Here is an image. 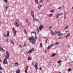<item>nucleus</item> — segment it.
<instances>
[{"label": "nucleus", "instance_id": "obj_18", "mask_svg": "<svg viewBox=\"0 0 73 73\" xmlns=\"http://www.w3.org/2000/svg\"><path fill=\"white\" fill-rule=\"evenodd\" d=\"M35 2L36 4H38V0H35Z\"/></svg>", "mask_w": 73, "mask_h": 73}, {"label": "nucleus", "instance_id": "obj_52", "mask_svg": "<svg viewBox=\"0 0 73 73\" xmlns=\"http://www.w3.org/2000/svg\"><path fill=\"white\" fill-rule=\"evenodd\" d=\"M35 33V32H32V33Z\"/></svg>", "mask_w": 73, "mask_h": 73}, {"label": "nucleus", "instance_id": "obj_60", "mask_svg": "<svg viewBox=\"0 0 73 73\" xmlns=\"http://www.w3.org/2000/svg\"><path fill=\"white\" fill-rule=\"evenodd\" d=\"M36 21H38V19H36Z\"/></svg>", "mask_w": 73, "mask_h": 73}, {"label": "nucleus", "instance_id": "obj_17", "mask_svg": "<svg viewBox=\"0 0 73 73\" xmlns=\"http://www.w3.org/2000/svg\"><path fill=\"white\" fill-rule=\"evenodd\" d=\"M55 55H56V54H53L52 55H51V57H54L55 56Z\"/></svg>", "mask_w": 73, "mask_h": 73}, {"label": "nucleus", "instance_id": "obj_25", "mask_svg": "<svg viewBox=\"0 0 73 73\" xmlns=\"http://www.w3.org/2000/svg\"><path fill=\"white\" fill-rule=\"evenodd\" d=\"M18 22H19V20L16 19V22L15 23H18Z\"/></svg>", "mask_w": 73, "mask_h": 73}, {"label": "nucleus", "instance_id": "obj_24", "mask_svg": "<svg viewBox=\"0 0 73 73\" xmlns=\"http://www.w3.org/2000/svg\"><path fill=\"white\" fill-rule=\"evenodd\" d=\"M34 42H32V44H35V42L36 41V40H33Z\"/></svg>", "mask_w": 73, "mask_h": 73}, {"label": "nucleus", "instance_id": "obj_40", "mask_svg": "<svg viewBox=\"0 0 73 73\" xmlns=\"http://www.w3.org/2000/svg\"><path fill=\"white\" fill-rule=\"evenodd\" d=\"M47 42H48V39L46 40L45 43H47Z\"/></svg>", "mask_w": 73, "mask_h": 73}, {"label": "nucleus", "instance_id": "obj_6", "mask_svg": "<svg viewBox=\"0 0 73 73\" xmlns=\"http://www.w3.org/2000/svg\"><path fill=\"white\" fill-rule=\"evenodd\" d=\"M62 14H63V13L56 14V18H58L59 16H61V15H62Z\"/></svg>", "mask_w": 73, "mask_h": 73}, {"label": "nucleus", "instance_id": "obj_33", "mask_svg": "<svg viewBox=\"0 0 73 73\" xmlns=\"http://www.w3.org/2000/svg\"><path fill=\"white\" fill-rule=\"evenodd\" d=\"M10 41H11V44H13L14 42H13V41H12V40H11V39H10Z\"/></svg>", "mask_w": 73, "mask_h": 73}, {"label": "nucleus", "instance_id": "obj_43", "mask_svg": "<svg viewBox=\"0 0 73 73\" xmlns=\"http://www.w3.org/2000/svg\"><path fill=\"white\" fill-rule=\"evenodd\" d=\"M52 33V36H53V35H55V34H54V33Z\"/></svg>", "mask_w": 73, "mask_h": 73}, {"label": "nucleus", "instance_id": "obj_10", "mask_svg": "<svg viewBox=\"0 0 73 73\" xmlns=\"http://www.w3.org/2000/svg\"><path fill=\"white\" fill-rule=\"evenodd\" d=\"M31 16H32L33 17H34V12L32 10H31Z\"/></svg>", "mask_w": 73, "mask_h": 73}, {"label": "nucleus", "instance_id": "obj_7", "mask_svg": "<svg viewBox=\"0 0 73 73\" xmlns=\"http://www.w3.org/2000/svg\"><path fill=\"white\" fill-rule=\"evenodd\" d=\"M33 50H34V48H32V49L29 51L27 52V53H31L32 51H33Z\"/></svg>", "mask_w": 73, "mask_h": 73}, {"label": "nucleus", "instance_id": "obj_63", "mask_svg": "<svg viewBox=\"0 0 73 73\" xmlns=\"http://www.w3.org/2000/svg\"><path fill=\"white\" fill-rule=\"evenodd\" d=\"M44 38H45V39H46V37H45Z\"/></svg>", "mask_w": 73, "mask_h": 73}, {"label": "nucleus", "instance_id": "obj_16", "mask_svg": "<svg viewBox=\"0 0 73 73\" xmlns=\"http://www.w3.org/2000/svg\"><path fill=\"white\" fill-rule=\"evenodd\" d=\"M20 72V70H18L16 71L17 73H19Z\"/></svg>", "mask_w": 73, "mask_h": 73}, {"label": "nucleus", "instance_id": "obj_20", "mask_svg": "<svg viewBox=\"0 0 73 73\" xmlns=\"http://www.w3.org/2000/svg\"><path fill=\"white\" fill-rule=\"evenodd\" d=\"M28 68H29L28 66H27L25 67V70H28Z\"/></svg>", "mask_w": 73, "mask_h": 73}, {"label": "nucleus", "instance_id": "obj_32", "mask_svg": "<svg viewBox=\"0 0 73 73\" xmlns=\"http://www.w3.org/2000/svg\"><path fill=\"white\" fill-rule=\"evenodd\" d=\"M52 28V26H50L49 27V29L50 30H52V29H51Z\"/></svg>", "mask_w": 73, "mask_h": 73}, {"label": "nucleus", "instance_id": "obj_62", "mask_svg": "<svg viewBox=\"0 0 73 73\" xmlns=\"http://www.w3.org/2000/svg\"><path fill=\"white\" fill-rule=\"evenodd\" d=\"M70 46H69L68 48H70Z\"/></svg>", "mask_w": 73, "mask_h": 73}, {"label": "nucleus", "instance_id": "obj_39", "mask_svg": "<svg viewBox=\"0 0 73 73\" xmlns=\"http://www.w3.org/2000/svg\"><path fill=\"white\" fill-rule=\"evenodd\" d=\"M59 44V42H58L56 43L55 45H58V44Z\"/></svg>", "mask_w": 73, "mask_h": 73}, {"label": "nucleus", "instance_id": "obj_37", "mask_svg": "<svg viewBox=\"0 0 73 73\" xmlns=\"http://www.w3.org/2000/svg\"><path fill=\"white\" fill-rule=\"evenodd\" d=\"M42 0H41L40 2V3H42Z\"/></svg>", "mask_w": 73, "mask_h": 73}, {"label": "nucleus", "instance_id": "obj_47", "mask_svg": "<svg viewBox=\"0 0 73 73\" xmlns=\"http://www.w3.org/2000/svg\"><path fill=\"white\" fill-rule=\"evenodd\" d=\"M62 38V36L61 37H60L59 38V39H61Z\"/></svg>", "mask_w": 73, "mask_h": 73}, {"label": "nucleus", "instance_id": "obj_53", "mask_svg": "<svg viewBox=\"0 0 73 73\" xmlns=\"http://www.w3.org/2000/svg\"><path fill=\"white\" fill-rule=\"evenodd\" d=\"M26 21H28V19H26Z\"/></svg>", "mask_w": 73, "mask_h": 73}, {"label": "nucleus", "instance_id": "obj_35", "mask_svg": "<svg viewBox=\"0 0 73 73\" xmlns=\"http://www.w3.org/2000/svg\"><path fill=\"white\" fill-rule=\"evenodd\" d=\"M26 23H27V24H29V25H30V23L28 22V21H26Z\"/></svg>", "mask_w": 73, "mask_h": 73}, {"label": "nucleus", "instance_id": "obj_11", "mask_svg": "<svg viewBox=\"0 0 73 73\" xmlns=\"http://www.w3.org/2000/svg\"><path fill=\"white\" fill-rule=\"evenodd\" d=\"M14 25L16 26V27H19V24L17 23H14Z\"/></svg>", "mask_w": 73, "mask_h": 73}, {"label": "nucleus", "instance_id": "obj_22", "mask_svg": "<svg viewBox=\"0 0 73 73\" xmlns=\"http://www.w3.org/2000/svg\"><path fill=\"white\" fill-rule=\"evenodd\" d=\"M68 27H69V26L67 25L64 28L65 29H66L68 28Z\"/></svg>", "mask_w": 73, "mask_h": 73}, {"label": "nucleus", "instance_id": "obj_5", "mask_svg": "<svg viewBox=\"0 0 73 73\" xmlns=\"http://www.w3.org/2000/svg\"><path fill=\"white\" fill-rule=\"evenodd\" d=\"M29 40L31 42H33L34 40V38L33 36H32L31 37H30L29 38Z\"/></svg>", "mask_w": 73, "mask_h": 73}, {"label": "nucleus", "instance_id": "obj_2", "mask_svg": "<svg viewBox=\"0 0 73 73\" xmlns=\"http://www.w3.org/2000/svg\"><path fill=\"white\" fill-rule=\"evenodd\" d=\"M6 56H5V55H4V56L5 57V58H6L7 59H9V53H8V51H6Z\"/></svg>", "mask_w": 73, "mask_h": 73}, {"label": "nucleus", "instance_id": "obj_36", "mask_svg": "<svg viewBox=\"0 0 73 73\" xmlns=\"http://www.w3.org/2000/svg\"><path fill=\"white\" fill-rule=\"evenodd\" d=\"M40 47H42V43H40Z\"/></svg>", "mask_w": 73, "mask_h": 73}, {"label": "nucleus", "instance_id": "obj_21", "mask_svg": "<svg viewBox=\"0 0 73 73\" xmlns=\"http://www.w3.org/2000/svg\"><path fill=\"white\" fill-rule=\"evenodd\" d=\"M3 50V48L1 46L0 47V50Z\"/></svg>", "mask_w": 73, "mask_h": 73}, {"label": "nucleus", "instance_id": "obj_29", "mask_svg": "<svg viewBox=\"0 0 73 73\" xmlns=\"http://www.w3.org/2000/svg\"><path fill=\"white\" fill-rule=\"evenodd\" d=\"M28 60H31V58L30 57H29L28 58Z\"/></svg>", "mask_w": 73, "mask_h": 73}, {"label": "nucleus", "instance_id": "obj_41", "mask_svg": "<svg viewBox=\"0 0 73 73\" xmlns=\"http://www.w3.org/2000/svg\"><path fill=\"white\" fill-rule=\"evenodd\" d=\"M8 8V6L6 7H5L6 10V11H7V8Z\"/></svg>", "mask_w": 73, "mask_h": 73}, {"label": "nucleus", "instance_id": "obj_9", "mask_svg": "<svg viewBox=\"0 0 73 73\" xmlns=\"http://www.w3.org/2000/svg\"><path fill=\"white\" fill-rule=\"evenodd\" d=\"M54 45V44H51L50 45V46H48V48L49 49L52 46H53Z\"/></svg>", "mask_w": 73, "mask_h": 73}, {"label": "nucleus", "instance_id": "obj_1", "mask_svg": "<svg viewBox=\"0 0 73 73\" xmlns=\"http://www.w3.org/2000/svg\"><path fill=\"white\" fill-rule=\"evenodd\" d=\"M42 28H43V26H42V25H41L40 27H39V28H37V32H38V33H39L40 32L39 30L41 31V29H42Z\"/></svg>", "mask_w": 73, "mask_h": 73}, {"label": "nucleus", "instance_id": "obj_55", "mask_svg": "<svg viewBox=\"0 0 73 73\" xmlns=\"http://www.w3.org/2000/svg\"><path fill=\"white\" fill-rule=\"evenodd\" d=\"M66 14H65L64 15V17H66Z\"/></svg>", "mask_w": 73, "mask_h": 73}, {"label": "nucleus", "instance_id": "obj_27", "mask_svg": "<svg viewBox=\"0 0 73 73\" xmlns=\"http://www.w3.org/2000/svg\"><path fill=\"white\" fill-rule=\"evenodd\" d=\"M33 17V21H35V20H36V18H34V17Z\"/></svg>", "mask_w": 73, "mask_h": 73}, {"label": "nucleus", "instance_id": "obj_48", "mask_svg": "<svg viewBox=\"0 0 73 73\" xmlns=\"http://www.w3.org/2000/svg\"><path fill=\"white\" fill-rule=\"evenodd\" d=\"M39 69H40V70H42V69L41 68V67H40L39 68Z\"/></svg>", "mask_w": 73, "mask_h": 73}, {"label": "nucleus", "instance_id": "obj_8", "mask_svg": "<svg viewBox=\"0 0 73 73\" xmlns=\"http://www.w3.org/2000/svg\"><path fill=\"white\" fill-rule=\"evenodd\" d=\"M35 67L36 69V72L37 71L38 67H37V63H36L35 65Z\"/></svg>", "mask_w": 73, "mask_h": 73}, {"label": "nucleus", "instance_id": "obj_51", "mask_svg": "<svg viewBox=\"0 0 73 73\" xmlns=\"http://www.w3.org/2000/svg\"><path fill=\"white\" fill-rule=\"evenodd\" d=\"M50 31L51 32V33H53V31H52V30H50Z\"/></svg>", "mask_w": 73, "mask_h": 73}, {"label": "nucleus", "instance_id": "obj_49", "mask_svg": "<svg viewBox=\"0 0 73 73\" xmlns=\"http://www.w3.org/2000/svg\"><path fill=\"white\" fill-rule=\"evenodd\" d=\"M6 42H8V40L7 39L6 40Z\"/></svg>", "mask_w": 73, "mask_h": 73}, {"label": "nucleus", "instance_id": "obj_54", "mask_svg": "<svg viewBox=\"0 0 73 73\" xmlns=\"http://www.w3.org/2000/svg\"><path fill=\"white\" fill-rule=\"evenodd\" d=\"M61 7H59L58 9H61Z\"/></svg>", "mask_w": 73, "mask_h": 73}, {"label": "nucleus", "instance_id": "obj_42", "mask_svg": "<svg viewBox=\"0 0 73 73\" xmlns=\"http://www.w3.org/2000/svg\"><path fill=\"white\" fill-rule=\"evenodd\" d=\"M57 32L56 31H54V33L55 35L56 34H57Z\"/></svg>", "mask_w": 73, "mask_h": 73}, {"label": "nucleus", "instance_id": "obj_50", "mask_svg": "<svg viewBox=\"0 0 73 73\" xmlns=\"http://www.w3.org/2000/svg\"><path fill=\"white\" fill-rule=\"evenodd\" d=\"M60 33V31H58V33H57V34H58V33Z\"/></svg>", "mask_w": 73, "mask_h": 73}, {"label": "nucleus", "instance_id": "obj_46", "mask_svg": "<svg viewBox=\"0 0 73 73\" xmlns=\"http://www.w3.org/2000/svg\"><path fill=\"white\" fill-rule=\"evenodd\" d=\"M25 46H26V44L25 43L23 45V47H24Z\"/></svg>", "mask_w": 73, "mask_h": 73}, {"label": "nucleus", "instance_id": "obj_13", "mask_svg": "<svg viewBox=\"0 0 73 73\" xmlns=\"http://www.w3.org/2000/svg\"><path fill=\"white\" fill-rule=\"evenodd\" d=\"M7 37H8V36H9V31H7Z\"/></svg>", "mask_w": 73, "mask_h": 73}, {"label": "nucleus", "instance_id": "obj_15", "mask_svg": "<svg viewBox=\"0 0 73 73\" xmlns=\"http://www.w3.org/2000/svg\"><path fill=\"white\" fill-rule=\"evenodd\" d=\"M15 66H17L19 65V63L18 62H15Z\"/></svg>", "mask_w": 73, "mask_h": 73}, {"label": "nucleus", "instance_id": "obj_4", "mask_svg": "<svg viewBox=\"0 0 73 73\" xmlns=\"http://www.w3.org/2000/svg\"><path fill=\"white\" fill-rule=\"evenodd\" d=\"M7 58H5L3 60V64L4 65H5V64H8V62H7Z\"/></svg>", "mask_w": 73, "mask_h": 73}, {"label": "nucleus", "instance_id": "obj_30", "mask_svg": "<svg viewBox=\"0 0 73 73\" xmlns=\"http://www.w3.org/2000/svg\"><path fill=\"white\" fill-rule=\"evenodd\" d=\"M0 70H3V68L1 67V64H0Z\"/></svg>", "mask_w": 73, "mask_h": 73}, {"label": "nucleus", "instance_id": "obj_26", "mask_svg": "<svg viewBox=\"0 0 73 73\" xmlns=\"http://www.w3.org/2000/svg\"><path fill=\"white\" fill-rule=\"evenodd\" d=\"M42 6L41 5H40L38 6V8H39V9H40L41 7Z\"/></svg>", "mask_w": 73, "mask_h": 73}, {"label": "nucleus", "instance_id": "obj_38", "mask_svg": "<svg viewBox=\"0 0 73 73\" xmlns=\"http://www.w3.org/2000/svg\"><path fill=\"white\" fill-rule=\"evenodd\" d=\"M61 35H62V34L60 33V34H59L58 35V36H61Z\"/></svg>", "mask_w": 73, "mask_h": 73}, {"label": "nucleus", "instance_id": "obj_64", "mask_svg": "<svg viewBox=\"0 0 73 73\" xmlns=\"http://www.w3.org/2000/svg\"><path fill=\"white\" fill-rule=\"evenodd\" d=\"M64 19H66V17H64Z\"/></svg>", "mask_w": 73, "mask_h": 73}, {"label": "nucleus", "instance_id": "obj_56", "mask_svg": "<svg viewBox=\"0 0 73 73\" xmlns=\"http://www.w3.org/2000/svg\"><path fill=\"white\" fill-rule=\"evenodd\" d=\"M0 73H2V72L1 71H0Z\"/></svg>", "mask_w": 73, "mask_h": 73}, {"label": "nucleus", "instance_id": "obj_12", "mask_svg": "<svg viewBox=\"0 0 73 73\" xmlns=\"http://www.w3.org/2000/svg\"><path fill=\"white\" fill-rule=\"evenodd\" d=\"M70 36V33H68L67 34V35L66 36V38H67L68 37H69V36Z\"/></svg>", "mask_w": 73, "mask_h": 73}, {"label": "nucleus", "instance_id": "obj_61", "mask_svg": "<svg viewBox=\"0 0 73 73\" xmlns=\"http://www.w3.org/2000/svg\"><path fill=\"white\" fill-rule=\"evenodd\" d=\"M24 31L25 32H26V30H24Z\"/></svg>", "mask_w": 73, "mask_h": 73}, {"label": "nucleus", "instance_id": "obj_59", "mask_svg": "<svg viewBox=\"0 0 73 73\" xmlns=\"http://www.w3.org/2000/svg\"><path fill=\"white\" fill-rule=\"evenodd\" d=\"M68 32V31H66V33H67Z\"/></svg>", "mask_w": 73, "mask_h": 73}, {"label": "nucleus", "instance_id": "obj_34", "mask_svg": "<svg viewBox=\"0 0 73 73\" xmlns=\"http://www.w3.org/2000/svg\"><path fill=\"white\" fill-rule=\"evenodd\" d=\"M5 2L6 3H7L8 2V0H4Z\"/></svg>", "mask_w": 73, "mask_h": 73}, {"label": "nucleus", "instance_id": "obj_28", "mask_svg": "<svg viewBox=\"0 0 73 73\" xmlns=\"http://www.w3.org/2000/svg\"><path fill=\"white\" fill-rule=\"evenodd\" d=\"M3 36L4 37H6L7 36L5 34H3Z\"/></svg>", "mask_w": 73, "mask_h": 73}, {"label": "nucleus", "instance_id": "obj_23", "mask_svg": "<svg viewBox=\"0 0 73 73\" xmlns=\"http://www.w3.org/2000/svg\"><path fill=\"white\" fill-rule=\"evenodd\" d=\"M51 16H52V14H50L48 15V17H51Z\"/></svg>", "mask_w": 73, "mask_h": 73}, {"label": "nucleus", "instance_id": "obj_57", "mask_svg": "<svg viewBox=\"0 0 73 73\" xmlns=\"http://www.w3.org/2000/svg\"><path fill=\"white\" fill-rule=\"evenodd\" d=\"M20 48H21V45H20Z\"/></svg>", "mask_w": 73, "mask_h": 73}, {"label": "nucleus", "instance_id": "obj_31", "mask_svg": "<svg viewBox=\"0 0 73 73\" xmlns=\"http://www.w3.org/2000/svg\"><path fill=\"white\" fill-rule=\"evenodd\" d=\"M68 72H70V71H71V70L70 68L68 69Z\"/></svg>", "mask_w": 73, "mask_h": 73}, {"label": "nucleus", "instance_id": "obj_58", "mask_svg": "<svg viewBox=\"0 0 73 73\" xmlns=\"http://www.w3.org/2000/svg\"><path fill=\"white\" fill-rule=\"evenodd\" d=\"M0 62H2V60H1L0 61Z\"/></svg>", "mask_w": 73, "mask_h": 73}, {"label": "nucleus", "instance_id": "obj_44", "mask_svg": "<svg viewBox=\"0 0 73 73\" xmlns=\"http://www.w3.org/2000/svg\"><path fill=\"white\" fill-rule=\"evenodd\" d=\"M27 70H25V73H27Z\"/></svg>", "mask_w": 73, "mask_h": 73}, {"label": "nucleus", "instance_id": "obj_3", "mask_svg": "<svg viewBox=\"0 0 73 73\" xmlns=\"http://www.w3.org/2000/svg\"><path fill=\"white\" fill-rule=\"evenodd\" d=\"M12 31H13V34L14 35V37H16V35L17 33V31H16L15 29H14V27H13Z\"/></svg>", "mask_w": 73, "mask_h": 73}, {"label": "nucleus", "instance_id": "obj_19", "mask_svg": "<svg viewBox=\"0 0 73 73\" xmlns=\"http://www.w3.org/2000/svg\"><path fill=\"white\" fill-rule=\"evenodd\" d=\"M62 62V61L61 60H58L57 62L58 64H60V62Z\"/></svg>", "mask_w": 73, "mask_h": 73}, {"label": "nucleus", "instance_id": "obj_45", "mask_svg": "<svg viewBox=\"0 0 73 73\" xmlns=\"http://www.w3.org/2000/svg\"><path fill=\"white\" fill-rule=\"evenodd\" d=\"M51 12H54V10H51Z\"/></svg>", "mask_w": 73, "mask_h": 73}, {"label": "nucleus", "instance_id": "obj_14", "mask_svg": "<svg viewBox=\"0 0 73 73\" xmlns=\"http://www.w3.org/2000/svg\"><path fill=\"white\" fill-rule=\"evenodd\" d=\"M34 40H36V39H37V36H36V33H35V36L34 37Z\"/></svg>", "mask_w": 73, "mask_h": 73}]
</instances>
